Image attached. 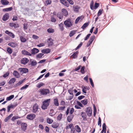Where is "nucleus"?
<instances>
[{
    "instance_id": "32",
    "label": "nucleus",
    "mask_w": 133,
    "mask_h": 133,
    "mask_svg": "<svg viewBox=\"0 0 133 133\" xmlns=\"http://www.w3.org/2000/svg\"><path fill=\"white\" fill-rule=\"evenodd\" d=\"M47 31L49 33H53L54 32L55 30L51 28H50L47 30Z\"/></svg>"
},
{
    "instance_id": "28",
    "label": "nucleus",
    "mask_w": 133,
    "mask_h": 133,
    "mask_svg": "<svg viewBox=\"0 0 133 133\" xmlns=\"http://www.w3.org/2000/svg\"><path fill=\"white\" fill-rule=\"evenodd\" d=\"M106 125L105 123H104L102 125V130L101 132V133H103V132L106 131Z\"/></svg>"
},
{
    "instance_id": "7",
    "label": "nucleus",
    "mask_w": 133,
    "mask_h": 133,
    "mask_svg": "<svg viewBox=\"0 0 133 133\" xmlns=\"http://www.w3.org/2000/svg\"><path fill=\"white\" fill-rule=\"evenodd\" d=\"M18 71L22 74L26 73L28 71V69L26 68H20L18 69Z\"/></svg>"
},
{
    "instance_id": "52",
    "label": "nucleus",
    "mask_w": 133,
    "mask_h": 133,
    "mask_svg": "<svg viewBox=\"0 0 133 133\" xmlns=\"http://www.w3.org/2000/svg\"><path fill=\"white\" fill-rule=\"evenodd\" d=\"M7 51L10 54H11L12 53V50L10 48H7Z\"/></svg>"
},
{
    "instance_id": "48",
    "label": "nucleus",
    "mask_w": 133,
    "mask_h": 133,
    "mask_svg": "<svg viewBox=\"0 0 133 133\" xmlns=\"http://www.w3.org/2000/svg\"><path fill=\"white\" fill-rule=\"evenodd\" d=\"M43 55L44 54L43 53H40L37 55L36 57L37 58H41Z\"/></svg>"
},
{
    "instance_id": "4",
    "label": "nucleus",
    "mask_w": 133,
    "mask_h": 133,
    "mask_svg": "<svg viewBox=\"0 0 133 133\" xmlns=\"http://www.w3.org/2000/svg\"><path fill=\"white\" fill-rule=\"evenodd\" d=\"M17 105V104L16 102L14 103V104H11L9 105L7 107V111L8 112H9L11 109H14Z\"/></svg>"
},
{
    "instance_id": "36",
    "label": "nucleus",
    "mask_w": 133,
    "mask_h": 133,
    "mask_svg": "<svg viewBox=\"0 0 133 133\" xmlns=\"http://www.w3.org/2000/svg\"><path fill=\"white\" fill-rule=\"evenodd\" d=\"M21 41L22 42H25L26 41V39L22 36L20 37Z\"/></svg>"
},
{
    "instance_id": "16",
    "label": "nucleus",
    "mask_w": 133,
    "mask_h": 133,
    "mask_svg": "<svg viewBox=\"0 0 133 133\" xmlns=\"http://www.w3.org/2000/svg\"><path fill=\"white\" fill-rule=\"evenodd\" d=\"M9 25L10 27L12 28L14 27L15 28H18L19 26L18 24L13 23H10Z\"/></svg>"
},
{
    "instance_id": "25",
    "label": "nucleus",
    "mask_w": 133,
    "mask_h": 133,
    "mask_svg": "<svg viewBox=\"0 0 133 133\" xmlns=\"http://www.w3.org/2000/svg\"><path fill=\"white\" fill-rule=\"evenodd\" d=\"M75 129L76 131L78 132H80L81 131V128L78 125H76L75 126Z\"/></svg>"
},
{
    "instance_id": "26",
    "label": "nucleus",
    "mask_w": 133,
    "mask_h": 133,
    "mask_svg": "<svg viewBox=\"0 0 133 133\" xmlns=\"http://www.w3.org/2000/svg\"><path fill=\"white\" fill-rule=\"evenodd\" d=\"M54 104L56 106H58L59 105L58 99L57 98L54 99Z\"/></svg>"
},
{
    "instance_id": "23",
    "label": "nucleus",
    "mask_w": 133,
    "mask_h": 133,
    "mask_svg": "<svg viewBox=\"0 0 133 133\" xmlns=\"http://www.w3.org/2000/svg\"><path fill=\"white\" fill-rule=\"evenodd\" d=\"M8 45L13 48L17 46L16 44L13 42H10L8 44Z\"/></svg>"
},
{
    "instance_id": "30",
    "label": "nucleus",
    "mask_w": 133,
    "mask_h": 133,
    "mask_svg": "<svg viewBox=\"0 0 133 133\" xmlns=\"http://www.w3.org/2000/svg\"><path fill=\"white\" fill-rule=\"evenodd\" d=\"M1 2L4 5H7L9 3V2L6 0H1Z\"/></svg>"
},
{
    "instance_id": "42",
    "label": "nucleus",
    "mask_w": 133,
    "mask_h": 133,
    "mask_svg": "<svg viewBox=\"0 0 133 133\" xmlns=\"http://www.w3.org/2000/svg\"><path fill=\"white\" fill-rule=\"evenodd\" d=\"M14 95H12L10 96L7 97L6 98V100L7 101H10L14 98Z\"/></svg>"
},
{
    "instance_id": "20",
    "label": "nucleus",
    "mask_w": 133,
    "mask_h": 133,
    "mask_svg": "<svg viewBox=\"0 0 133 133\" xmlns=\"http://www.w3.org/2000/svg\"><path fill=\"white\" fill-rule=\"evenodd\" d=\"M9 18V14L7 13L4 15L2 19L4 21L7 20Z\"/></svg>"
},
{
    "instance_id": "11",
    "label": "nucleus",
    "mask_w": 133,
    "mask_h": 133,
    "mask_svg": "<svg viewBox=\"0 0 133 133\" xmlns=\"http://www.w3.org/2000/svg\"><path fill=\"white\" fill-rule=\"evenodd\" d=\"M95 38V36H92L91 37L89 40L87 44V47H88L94 41Z\"/></svg>"
},
{
    "instance_id": "31",
    "label": "nucleus",
    "mask_w": 133,
    "mask_h": 133,
    "mask_svg": "<svg viewBox=\"0 0 133 133\" xmlns=\"http://www.w3.org/2000/svg\"><path fill=\"white\" fill-rule=\"evenodd\" d=\"M13 115V114H10L9 116L6 117L4 119V121L5 122H7L11 118V117Z\"/></svg>"
},
{
    "instance_id": "43",
    "label": "nucleus",
    "mask_w": 133,
    "mask_h": 133,
    "mask_svg": "<svg viewBox=\"0 0 133 133\" xmlns=\"http://www.w3.org/2000/svg\"><path fill=\"white\" fill-rule=\"evenodd\" d=\"M23 83V81H19L14 86V87L16 88L17 87L20 85L22 84Z\"/></svg>"
},
{
    "instance_id": "38",
    "label": "nucleus",
    "mask_w": 133,
    "mask_h": 133,
    "mask_svg": "<svg viewBox=\"0 0 133 133\" xmlns=\"http://www.w3.org/2000/svg\"><path fill=\"white\" fill-rule=\"evenodd\" d=\"M59 126V124L58 123H54L52 125V127L54 128H56Z\"/></svg>"
},
{
    "instance_id": "3",
    "label": "nucleus",
    "mask_w": 133,
    "mask_h": 133,
    "mask_svg": "<svg viewBox=\"0 0 133 133\" xmlns=\"http://www.w3.org/2000/svg\"><path fill=\"white\" fill-rule=\"evenodd\" d=\"M40 92L41 95H46L50 93V91L48 89L43 88L40 90Z\"/></svg>"
},
{
    "instance_id": "10",
    "label": "nucleus",
    "mask_w": 133,
    "mask_h": 133,
    "mask_svg": "<svg viewBox=\"0 0 133 133\" xmlns=\"http://www.w3.org/2000/svg\"><path fill=\"white\" fill-rule=\"evenodd\" d=\"M70 110V111L69 113L70 115L72 114L74 112V109L73 108H71L70 109V108L69 107L67 109L66 111V114L67 115H68V114L69 113V111Z\"/></svg>"
},
{
    "instance_id": "9",
    "label": "nucleus",
    "mask_w": 133,
    "mask_h": 133,
    "mask_svg": "<svg viewBox=\"0 0 133 133\" xmlns=\"http://www.w3.org/2000/svg\"><path fill=\"white\" fill-rule=\"evenodd\" d=\"M39 109V106L38 104L36 103L33 106L32 108V112L34 113H36L37 111Z\"/></svg>"
},
{
    "instance_id": "15",
    "label": "nucleus",
    "mask_w": 133,
    "mask_h": 133,
    "mask_svg": "<svg viewBox=\"0 0 133 133\" xmlns=\"http://www.w3.org/2000/svg\"><path fill=\"white\" fill-rule=\"evenodd\" d=\"M5 33L8 34L9 36L11 37L12 38L15 37V35L13 33L9 32V31L6 30L5 31Z\"/></svg>"
},
{
    "instance_id": "8",
    "label": "nucleus",
    "mask_w": 133,
    "mask_h": 133,
    "mask_svg": "<svg viewBox=\"0 0 133 133\" xmlns=\"http://www.w3.org/2000/svg\"><path fill=\"white\" fill-rule=\"evenodd\" d=\"M54 40L51 38H49L47 41L48 44L49 46H50L53 45Z\"/></svg>"
},
{
    "instance_id": "51",
    "label": "nucleus",
    "mask_w": 133,
    "mask_h": 133,
    "mask_svg": "<svg viewBox=\"0 0 133 133\" xmlns=\"http://www.w3.org/2000/svg\"><path fill=\"white\" fill-rule=\"evenodd\" d=\"M90 8L92 10L94 9V2L93 1H92L90 4Z\"/></svg>"
},
{
    "instance_id": "27",
    "label": "nucleus",
    "mask_w": 133,
    "mask_h": 133,
    "mask_svg": "<svg viewBox=\"0 0 133 133\" xmlns=\"http://www.w3.org/2000/svg\"><path fill=\"white\" fill-rule=\"evenodd\" d=\"M78 51H76L71 55V57L73 58H77V57L78 54Z\"/></svg>"
},
{
    "instance_id": "34",
    "label": "nucleus",
    "mask_w": 133,
    "mask_h": 133,
    "mask_svg": "<svg viewBox=\"0 0 133 133\" xmlns=\"http://www.w3.org/2000/svg\"><path fill=\"white\" fill-rule=\"evenodd\" d=\"M89 23L88 22H87L85 23L82 26L81 28L83 29H84L86 27L88 26L89 25Z\"/></svg>"
},
{
    "instance_id": "53",
    "label": "nucleus",
    "mask_w": 133,
    "mask_h": 133,
    "mask_svg": "<svg viewBox=\"0 0 133 133\" xmlns=\"http://www.w3.org/2000/svg\"><path fill=\"white\" fill-rule=\"evenodd\" d=\"M12 9V7H9L8 8H6L4 9H3V10H5L6 11H11Z\"/></svg>"
},
{
    "instance_id": "21",
    "label": "nucleus",
    "mask_w": 133,
    "mask_h": 133,
    "mask_svg": "<svg viewBox=\"0 0 133 133\" xmlns=\"http://www.w3.org/2000/svg\"><path fill=\"white\" fill-rule=\"evenodd\" d=\"M81 115L83 120H86L87 116L85 112L83 111L81 112Z\"/></svg>"
},
{
    "instance_id": "45",
    "label": "nucleus",
    "mask_w": 133,
    "mask_h": 133,
    "mask_svg": "<svg viewBox=\"0 0 133 133\" xmlns=\"http://www.w3.org/2000/svg\"><path fill=\"white\" fill-rule=\"evenodd\" d=\"M74 87L70 88L68 90V92L70 95H73V88Z\"/></svg>"
},
{
    "instance_id": "44",
    "label": "nucleus",
    "mask_w": 133,
    "mask_h": 133,
    "mask_svg": "<svg viewBox=\"0 0 133 133\" xmlns=\"http://www.w3.org/2000/svg\"><path fill=\"white\" fill-rule=\"evenodd\" d=\"M76 31L74 30L71 31L69 34V36L70 37L72 36L75 34Z\"/></svg>"
},
{
    "instance_id": "39",
    "label": "nucleus",
    "mask_w": 133,
    "mask_h": 133,
    "mask_svg": "<svg viewBox=\"0 0 133 133\" xmlns=\"http://www.w3.org/2000/svg\"><path fill=\"white\" fill-rule=\"evenodd\" d=\"M80 8V7H79L78 6H76L74 8V11L76 12H78Z\"/></svg>"
},
{
    "instance_id": "49",
    "label": "nucleus",
    "mask_w": 133,
    "mask_h": 133,
    "mask_svg": "<svg viewBox=\"0 0 133 133\" xmlns=\"http://www.w3.org/2000/svg\"><path fill=\"white\" fill-rule=\"evenodd\" d=\"M62 115L61 114H60L58 115L57 117V120L60 121L61 120L62 118Z\"/></svg>"
},
{
    "instance_id": "46",
    "label": "nucleus",
    "mask_w": 133,
    "mask_h": 133,
    "mask_svg": "<svg viewBox=\"0 0 133 133\" xmlns=\"http://www.w3.org/2000/svg\"><path fill=\"white\" fill-rule=\"evenodd\" d=\"M54 111L53 109H51L50 110L49 113V115L51 116H52L54 115Z\"/></svg>"
},
{
    "instance_id": "35",
    "label": "nucleus",
    "mask_w": 133,
    "mask_h": 133,
    "mask_svg": "<svg viewBox=\"0 0 133 133\" xmlns=\"http://www.w3.org/2000/svg\"><path fill=\"white\" fill-rule=\"evenodd\" d=\"M73 118V116L72 115H71L68 116L67 118V120L68 122H70L72 121Z\"/></svg>"
},
{
    "instance_id": "14",
    "label": "nucleus",
    "mask_w": 133,
    "mask_h": 133,
    "mask_svg": "<svg viewBox=\"0 0 133 133\" xmlns=\"http://www.w3.org/2000/svg\"><path fill=\"white\" fill-rule=\"evenodd\" d=\"M28 61L29 60L26 58H23L21 61V63L23 64H25L28 63Z\"/></svg>"
},
{
    "instance_id": "64",
    "label": "nucleus",
    "mask_w": 133,
    "mask_h": 133,
    "mask_svg": "<svg viewBox=\"0 0 133 133\" xmlns=\"http://www.w3.org/2000/svg\"><path fill=\"white\" fill-rule=\"evenodd\" d=\"M91 35V34H88L87 36H86V37L84 39V40L85 41H86L89 38L90 36Z\"/></svg>"
},
{
    "instance_id": "29",
    "label": "nucleus",
    "mask_w": 133,
    "mask_h": 133,
    "mask_svg": "<svg viewBox=\"0 0 133 133\" xmlns=\"http://www.w3.org/2000/svg\"><path fill=\"white\" fill-rule=\"evenodd\" d=\"M63 25V24L62 23H61L58 25L59 29L62 31H63L64 30Z\"/></svg>"
},
{
    "instance_id": "6",
    "label": "nucleus",
    "mask_w": 133,
    "mask_h": 133,
    "mask_svg": "<svg viewBox=\"0 0 133 133\" xmlns=\"http://www.w3.org/2000/svg\"><path fill=\"white\" fill-rule=\"evenodd\" d=\"M36 117V115L34 114H30L26 116V118L30 120H32Z\"/></svg>"
},
{
    "instance_id": "61",
    "label": "nucleus",
    "mask_w": 133,
    "mask_h": 133,
    "mask_svg": "<svg viewBox=\"0 0 133 133\" xmlns=\"http://www.w3.org/2000/svg\"><path fill=\"white\" fill-rule=\"evenodd\" d=\"M99 4L98 3H95V6L94 7V9H96L97 8L99 7Z\"/></svg>"
},
{
    "instance_id": "19",
    "label": "nucleus",
    "mask_w": 133,
    "mask_h": 133,
    "mask_svg": "<svg viewBox=\"0 0 133 133\" xmlns=\"http://www.w3.org/2000/svg\"><path fill=\"white\" fill-rule=\"evenodd\" d=\"M22 54L25 55H27L30 56L32 55L31 54L24 50L22 51Z\"/></svg>"
},
{
    "instance_id": "18",
    "label": "nucleus",
    "mask_w": 133,
    "mask_h": 133,
    "mask_svg": "<svg viewBox=\"0 0 133 133\" xmlns=\"http://www.w3.org/2000/svg\"><path fill=\"white\" fill-rule=\"evenodd\" d=\"M51 49L49 48L44 49L42 50V52L44 54H48L49 53Z\"/></svg>"
},
{
    "instance_id": "12",
    "label": "nucleus",
    "mask_w": 133,
    "mask_h": 133,
    "mask_svg": "<svg viewBox=\"0 0 133 133\" xmlns=\"http://www.w3.org/2000/svg\"><path fill=\"white\" fill-rule=\"evenodd\" d=\"M61 12L63 15L65 17H67L68 16V13L66 9H62Z\"/></svg>"
},
{
    "instance_id": "22",
    "label": "nucleus",
    "mask_w": 133,
    "mask_h": 133,
    "mask_svg": "<svg viewBox=\"0 0 133 133\" xmlns=\"http://www.w3.org/2000/svg\"><path fill=\"white\" fill-rule=\"evenodd\" d=\"M13 74L14 76L17 78H18L20 77V75L19 73L16 71H14L13 72Z\"/></svg>"
},
{
    "instance_id": "5",
    "label": "nucleus",
    "mask_w": 133,
    "mask_h": 133,
    "mask_svg": "<svg viewBox=\"0 0 133 133\" xmlns=\"http://www.w3.org/2000/svg\"><path fill=\"white\" fill-rule=\"evenodd\" d=\"M92 109L90 107L87 108L85 110L86 112L87 113L88 115L89 116H91L92 114Z\"/></svg>"
},
{
    "instance_id": "40",
    "label": "nucleus",
    "mask_w": 133,
    "mask_h": 133,
    "mask_svg": "<svg viewBox=\"0 0 133 133\" xmlns=\"http://www.w3.org/2000/svg\"><path fill=\"white\" fill-rule=\"evenodd\" d=\"M65 108V106H64L63 107L59 106L58 107V110L59 111H64Z\"/></svg>"
},
{
    "instance_id": "33",
    "label": "nucleus",
    "mask_w": 133,
    "mask_h": 133,
    "mask_svg": "<svg viewBox=\"0 0 133 133\" xmlns=\"http://www.w3.org/2000/svg\"><path fill=\"white\" fill-rule=\"evenodd\" d=\"M57 16L59 19H62L63 18V15L61 12L58 13L57 14Z\"/></svg>"
},
{
    "instance_id": "41",
    "label": "nucleus",
    "mask_w": 133,
    "mask_h": 133,
    "mask_svg": "<svg viewBox=\"0 0 133 133\" xmlns=\"http://www.w3.org/2000/svg\"><path fill=\"white\" fill-rule=\"evenodd\" d=\"M88 100L87 99H84L81 101V102L84 105H86L88 103L87 102Z\"/></svg>"
},
{
    "instance_id": "55",
    "label": "nucleus",
    "mask_w": 133,
    "mask_h": 133,
    "mask_svg": "<svg viewBox=\"0 0 133 133\" xmlns=\"http://www.w3.org/2000/svg\"><path fill=\"white\" fill-rule=\"evenodd\" d=\"M85 67L83 66L81 68L80 72L82 74H84V73Z\"/></svg>"
},
{
    "instance_id": "24",
    "label": "nucleus",
    "mask_w": 133,
    "mask_h": 133,
    "mask_svg": "<svg viewBox=\"0 0 133 133\" xmlns=\"http://www.w3.org/2000/svg\"><path fill=\"white\" fill-rule=\"evenodd\" d=\"M31 64L32 66H34L37 64V62L35 60L31 59L30 60Z\"/></svg>"
},
{
    "instance_id": "58",
    "label": "nucleus",
    "mask_w": 133,
    "mask_h": 133,
    "mask_svg": "<svg viewBox=\"0 0 133 133\" xmlns=\"http://www.w3.org/2000/svg\"><path fill=\"white\" fill-rule=\"evenodd\" d=\"M65 102L63 101H62L60 103V105L63 106H65Z\"/></svg>"
},
{
    "instance_id": "56",
    "label": "nucleus",
    "mask_w": 133,
    "mask_h": 133,
    "mask_svg": "<svg viewBox=\"0 0 133 133\" xmlns=\"http://www.w3.org/2000/svg\"><path fill=\"white\" fill-rule=\"evenodd\" d=\"M29 85H26L25 86L22 87L20 89L21 90H24L27 88L28 87Z\"/></svg>"
},
{
    "instance_id": "63",
    "label": "nucleus",
    "mask_w": 133,
    "mask_h": 133,
    "mask_svg": "<svg viewBox=\"0 0 133 133\" xmlns=\"http://www.w3.org/2000/svg\"><path fill=\"white\" fill-rule=\"evenodd\" d=\"M44 85V84L42 83H41L38 84L37 86V87L38 88H40L41 87L43 86Z\"/></svg>"
},
{
    "instance_id": "50",
    "label": "nucleus",
    "mask_w": 133,
    "mask_h": 133,
    "mask_svg": "<svg viewBox=\"0 0 133 133\" xmlns=\"http://www.w3.org/2000/svg\"><path fill=\"white\" fill-rule=\"evenodd\" d=\"M101 118L100 117H99L98 125H99L100 127H101Z\"/></svg>"
},
{
    "instance_id": "59",
    "label": "nucleus",
    "mask_w": 133,
    "mask_h": 133,
    "mask_svg": "<svg viewBox=\"0 0 133 133\" xmlns=\"http://www.w3.org/2000/svg\"><path fill=\"white\" fill-rule=\"evenodd\" d=\"M82 44L83 43L82 42H81L80 43L79 45H78V46L75 48V50H76L80 48L82 45Z\"/></svg>"
},
{
    "instance_id": "57",
    "label": "nucleus",
    "mask_w": 133,
    "mask_h": 133,
    "mask_svg": "<svg viewBox=\"0 0 133 133\" xmlns=\"http://www.w3.org/2000/svg\"><path fill=\"white\" fill-rule=\"evenodd\" d=\"M89 79L91 85L92 87H94V85L92 79L91 78H89Z\"/></svg>"
},
{
    "instance_id": "17",
    "label": "nucleus",
    "mask_w": 133,
    "mask_h": 133,
    "mask_svg": "<svg viewBox=\"0 0 133 133\" xmlns=\"http://www.w3.org/2000/svg\"><path fill=\"white\" fill-rule=\"evenodd\" d=\"M31 54L35 55L38 52L39 50L36 48H34L33 49L31 50Z\"/></svg>"
},
{
    "instance_id": "37",
    "label": "nucleus",
    "mask_w": 133,
    "mask_h": 133,
    "mask_svg": "<svg viewBox=\"0 0 133 133\" xmlns=\"http://www.w3.org/2000/svg\"><path fill=\"white\" fill-rule=\"evenodd\" d=\"M16 79L15 78H12L9 81V83L10 84H11L12 83H14Z\"/></svg>"
},
{
    "instance_id": "1",
    "label": "nucleus",
    "mask_w": 133,
    "mask_h": 133,
    "mask_svg": "<svg viewBox=\"0 0 133 133\" xmlns=\"http://www.w3.org/2000/svg\"><path fill=\"white\" fill-rule=\"evenodd\" d=\"M50 101V99H47L44 101L43 102V105L41 106L43 110L47 109L49 105Z\"/></svg>"
},
{
    "instance_id": "54",
    "label": "nucleus",
    "mask_w": 133,
    "mask_h": 133,
    "mask_svg": "<svg viewBox=\"0 0 133 133\" xmlns=\"http://www.w3.org/2000/svg\"><path fill=\"white\" fill-rule=\"evenodd\" d=\"M51 3V1L50 0H46L45 1V4L48 5L50 4Z\"/></svg>"
},
{
    "instance_id": "62",
    "label": "nucleus",
    "mask_w": 133,
    "mask_h": 133,
    "mask_svg": "<svg viewBox=\"0 0 133 133\" xmlns=\"http://www.w3.org/2000/svg\"><path fill=\"white\" fill-rule=\"evenodd\" d=\"M102 10L100 9L99 10L97 14V16L98 17H99V16L101 15V14H102Z\"/></svg>"
},
{
    "instance_id": "47",
    "label": "nucleus",
    "mask_w": 133,
    "mask_h": 133,
    "mask_svg": "<svg viewBox=\"0 0 133 133\" xmlns=\"http://www.w3.org/2000/svg\"><path fill=\"white\" fill-rule=\"evenodd\" d=\"M47 122L49 124H51L53 122V120L49 118L47 119Z\"/></svg>"
},
{
    "instance_id": "60",
    "label": "nucleus",
    "mask_w": 133,
    "mask_h": 133,
    "mask_svg": "<svg viewBox=\"0 0 133 133\" xmlns=\"http://www.w3.org/2000/svg\"><path fill=\"white\" fill-rule=\"evenodd\" d=\"M51 21L52 22H55L56 21V20L55 18H54V17H51Z\"/></svg>"
},
{
    "instance_id": "13",
    "label": "nucleus",
    "mask_w": 133,
    "mask_h": 133,
    "mask_svg": "<svg viewBox=\"0 0 133 133\" xmlns=\"http://www.w3.org/2000/svg\"><path fill=\"white\" fill-rule=\"evenodd\" d=\"M27 125L26 123H23L21 124V129L24 131L26 129Z\"/></svg>"
},
{
    "instance_id": "2",
    "label": "nucleus",
    "mask_w": 133,
    "mask_h": 133,
    "mask_svg": "<svg viewBox=\"0 0 133 133\" xmlns=\"http://www.w3.org/2000/svg\"><path fill=\"white\" fill-rule=\"evenodd\" d=\"M64 24L66 26L68 27H70L72 25V24L71 23V20L70 19H68L65 20L64 22Z\"/></svg>"
}]
</instances>
